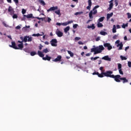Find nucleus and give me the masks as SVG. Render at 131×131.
<instances>
[{
	"mask_svg": "<svg viewBox=\"0 0 131 131\" xmlns=\"http://www.w3.org/2000/svg\"><path fill=\"white\" fill-rule=\"evenodd\" d=\"M87 28L89 29L92 28V30H94L96 28V27H95V24H93L92 26H88Z\"/></svg>",
	"mask_w": 131,
	"mask_h": 131,
	"instance_id": "4be33fe9",
	"label": "nucleus"
},
{
	"mask_svg": "<svg viewBox=\"0 0 131 131\" xmlns=\"http://www.w3.org/2000/svg\"><path fill=\"white\" fill-rule=\"evenodd\" d=\"M21 13L23 15H24V14H26V10L23 9L21 11Z\"/></svg>",
	"mask_w": 131,
	"mask_h": 131,
	"instance_id": "49530a36",
	"label": "nucleus"
},
{
	"mask_svg": "<svg viewBox=\"0 0 131 131\" xmlns=\"http://www.w3.org/2000/svg\"><path fill=\"white\" fill-rule=\"evenodd\" d=\"M9 4H12V0H7Z\"/></svg>",
	"mask_w": 131,
	"mask_h": 131,
	"instance_id": "69168bd1",
	"label": "nucleus"
},
{
	"mask_svg": "<svg viewBox=\"0 0 131 131\" xmlns=\"http://www.w3.org/2000/svg\"><path fill=\"white\" fill-rule=\"evenodd\" d=\"M128 26V24H123L122 25V28L125 29V27H127Z\"/></svg>",
	"mask_w": 131,
	"mask_h": 131,
	"instance_id": "473e14b6",
	"label": "nucleus"
},
{
	"mask_svg": "<svg viewBox=\"0 0 131 131\" xmlns=\"http://www.w3.org/2000/svg\"><path fill=\"white\" fill-rule=\"evenodd\" d=\"M118 36V35H115L113 36V38L114 39H117V37Z\"/></svg>",
	"mask_w": 131,
	"mask_h": 131,
	"instance_id": "de8ad7c7",
	"label": "nucleus"
},
{
	"mask_svg": "<svg viewBox=\"0 0 131 131\" xmlns=\"http://www.w3.org/2000/svg\"><path fill=\"white\" fill-rule=\"evenodd\" d=\"M27 28H30V26H26L25 27L23 28L24 30H25V31H27Z\"/></svg>",
	"mask_w": 131,
	"mask_h": 131,
	"instance_id": "e433bc0d",
	"label": "nucleus"
},
{
	"mask_svg": "<svg viewBox=\"0 0 131 131\" xmlns=\"http://www.w3.org/2000/svg\"><path fill=\"white\" fill-rule=\"evenodd\" d=\"M112 16H113V12H112L110 14L108 13L106 15L107 20H109V19H110Z\"/></svg>",
	"mask_w": 131,
	"mask_h": 131,
	"instance_id": "aec40b11",
	"label": "nucleus"
},
{
	"mask_svg": "<svg viewBox=\"0 0 131 131\" xmlns=\"http://www.w3.org/2000/svg\"><path fill=\"white\" fill-rule=\"evenodd\" d=\"M128 67H129V68L131 67V62H130V61H128Z\"/></svg>",
	"mask_w": 131,
	"mask_h": 131,
	"instance_id": "4d7b16f0",
	"label": "nucleus"
},
{
	"mask_svg": "<svg viewBox=\"0 0 131 131\" xmlns=\"http://www.w3.org/2000/svg\"><path fill=\"white\" fill-rule=\"evenodd\" d=\"M36 54H37L36 52H35V51H32L30 53L31 56H35V55H36Z\"/></svg>",
	"mask_w": 131,
	"mask_h": 131,
	"instance_id": "72a5a7b5",
	"label": "nucleus"
},
{
	"mask_svg": "<svg viewBox=\"0 0 131 131\" xmlns=\"http://www.w3.org/2000/svg\"><path fill=\"white\" fill-rule=\"evenodd\" d=\"M112 74H113V72L112 71H107L105 72H102L101 74L98 73L97 76H98V77H100L101 78L104 77V76L113 78V75Z\"/></svg>",
	"mask_w": 131,
	"mask_h": 131,
	"instance_id": "f03ea898",
	"label": "nucleus"
},
{
	"mask_svg": "<svg viewBox=\"0 0 131 131\" xmlns=\"http://www.w3.org/2000/svg\"><path fill=\"white\" fill-rule=\"evenodd\" d=\"M100 34H101V35H107V34L106 32L101 31L100 32Z\"/></svg>",
	"mask_w": 131,
	"mask_h": 131,
	"instance_id": "2f4dec72",
	"label": "nucleus"
},
{
	"mask_svg": "<svg viewBox=\"0 0 131 131\" xmlns=\"http://www.w3.org/2000/svg\"><path fill=\"white\" fill-rule=\"evenodd\" d=\"M55 14H57V15H59V16H61V10L60 9H58L55 11Z\"/></svg>",
	"mask_w": 131,
	"mask_h": 131,
	"instance_id": "393cba45",
	"label": "nucleus"
},
{
	"mask_svg": "<svg viewBox=\"0 0 131 131\" xmlns=\"http://www.w3.org/2000/svg\"><path fill=\"white\" fill-rule=\"evenodd\" d=\"M96 50L97 51L95 52V54H100L102 51L105 50V48H104L103 45H100L96 47Z\"/></svg>",
	"mask_w": 131,
	"mask_h": 131,
	"instance_id": "39448f33",
	"label": "nucleus"
},
{
	"mask_svg": "<svg viewBox=\"0 0 131 131\" xmlns=\"http://www.w3.org/2000/svg\"><path fill=\"white\" fill-rule=\"evenodd\" d=\"M13 2H14L16 5H18V4H19V0H13Z\"/></svg>",
	"mask_w": 131,
	"mask_h": 131,
	"instance_id": "09e8293b",
	"label": "nucleus"
},
{
	"mask_svg": "<svg viewBox=\"0 0 131 131\" xmlns=\"http://www.w3.org/2000/svg\"><path fill=\"white\" fill-rule=\"evenodd\" d=\"M45 43L46 45H47L49 44V41H45Z\"/></svg>",
	"mask_w": 131,
	"mask_h": 131,
	"instance_id": "338daca9",
	"label": "nucleus"
},
{
	"mask_svg": "<svg viewBox=\"0 0 131 131\" xmlns=\"http://www.w3.org/2000/svg\"><path fill=\"white\" fill-rule=\"evenodd\" d=\"M38 1L41 5H42V6H46V3L45 2V1L42 0H38Z\"/></svg>",
	"mask_w": 131,
	"mask_h": 131,
	"instance_id": "cd10ccee",
	"label": "nucleus"
},
{
	"mask_svg": "<svg viewBox=\"0 0 131 131\" xmlns=\"http://www.w3.org/2000/svg\"><path fill=\"white\" fill-rule=\"evenodd\" d=\"M18 42L19 43H23V41L18 40Z\"/></svg>",
	"mask_w": 131,
	"mask_h": 131,
	"instance_id": "774afa93",
	"label": "nucleus"
},
{
	"mask_svg": "<svg viewBox=\"0 0 131 131\" xmlns=\"http://www.w3.org/2000/svg\"><path fill=\"white\" fill-rule=\"evenodd\" d=\"M98 8H100V6L97 5L95 6L93 9V10H91L90 11V12L89 13L90 19H93L94 18V16H93V15H96V14H97V13L98 12L97 9H98Z\"/></svg>",
	"mask_w": 131,
	"mask_h": 131,
	"instance_id": "7ed1b4c3",
	"label": "nucleus"
},
{
	"mask_svg": "<svg viewBox=\"0 0 131 131\" xmlns=\"http://www.w3.org/2000/svg\"><path fill=\"white\" fill-rule=\"evenodd\" d=\"M11 43L12 45H9L10 48H13V49H14V50L18 49V47L16 46V43H15V42H12Z\"/></svg>",
	"mask_w": 131,
	"mask_h": 131,
	"instance_id": "2eb2a0df",
	"label": "nucleus"
},
{
	"mask_svg": "<svg viewBox=\"0 0 131 131\" xmlns=\"http://www.w3.org/2000/svg\"><path fill=\"white\" fill-rule=\"evenodd\" d=\"M8 13H10V15H14L15 14V11L14 10V9L11 7V6H9L8 9Z\"/></svg>",
	"mask_w": 131,
	"mask_h": 131,
	"instance_id": "9b49d317",
	"label": "nucleus"
},
{
	"mask_svg": "<svg viewBox=\"0 0 131 131\" xmlns=\"http://www.w3.org/2000/svg\"><path fill=\"white\" fill-rule=\"evenodd\" d=\"M113 78H114L116 82H121L122 81L123 83H126L128 82V80L126 77H121L120 75H113Z\"/></svg>",
	"mask_w": 131,
	"mask_h": 131,
	"instance_id": "f257e3e1",
	"label": "nucleus"
},
{
	"mask_svg": "<svg viewBox=\"0 0 131 131\" xmlns=\"http://www.w3.org/2000/svg\"><path fill=\"white\" fill-rule=\"evenodd\" d=\"M122 67V66L121 65V64L119 63L118 65V68L119 70H121Z\"/></svg>",
	"mask_w": 131,
	"mask_h": 131,
	"instance_id": "a19ab883",
	"label": "nucleus"
},
{
	"mask_svg": "<svg viewBox=\"0 0 131 131\" xmlns=\"http://www.w3.org/2000/svg\"><path fill=\"white\" fill-rule=\"evenodd\" d=\"M43 53L47 54V53H49V50L47 48H46L45 49L42 50V54H43Z\"/></svg>",
	"mask_w": 131,
	"mask_h": 131,
	"instance_id": "f704fd0d",
	"label": "nucleus"
},
{
	"mask_svg": "<svg viewBox=\"0 0 131 131\" xmlns=\"http://www.w3.org/2000/svg\"><path fill=\"white\" fill-rule=\"evenodd\" d=\"M103 24L100 22L97 24V27H98V28H101V27H103Z\"/></svg>",
	"mask_w": 131,
	"mask_h": 131,
	"instance_id": "7c9ffc66",
	"label": "nucleus"
},
{
	"mask_svg": "<svg viewBox=\"0 0 131 131\" xmlns=\"http://www.w3.org/2000/svg\"><path fill=\"white\" fill-rule=\"evenodd\" d=\"M24 51H25V52H26V53H28L29 54L30 53V50H29V49L26 48L24 50Z\"/></svg>",
	"mask_w": 131,
	"mask_h": 131,
	"instance_id": "58836bf2",
	"label": "nucleus"
},
{
	"mask_svg": "<svg viewBox=\"0 0 131 131\" xmlns=\"http://www.w3.org/2000/svg\"><path fill=\"white\" fill-rule=\"evenodd\" d=\"M77 26H78V25L74 24V25H73V28L75 29V28H77Z\"/></svg>",
	"mask_w": 131,
	"mask_h": 131,
	"instance_id": "3c124183",
	"label": "nucleus"
},
{
	"mask_svg": "<svg viewBox=\"0 0 131 131\" xmlns=\"http://www.w3.org/2000/svg\"><path fill=\"white\" fill-rule=\"evenodd\" d=\"M117 29H120V26L119 25H117Z\"/></svg>",
	"mask_w": 131,
	"mask_h": 131,
	"instance_id": "0e129e2a",
	"label": "nucleus"
},
{
	"mask_svg": "<svg viewBox=\"0 0 131 131\" xmlns=\"http://www.w3.org/2000/svg\"><path fill=\"white\" fill-rule=\"evenodd\" d=\"M43 34H45V33H43V32H42V34H40L39 33L33 34L32 36H41L43 35Z\"/></svg>",
	"mask_w": 131,
	"mask_h": 131,
	"instance_id": "5701e85b",
	"label": "nucleus"
},
{
	"mask_svg": "<svg viewBox=\"0 0 131 131\" xmlns=\"http://www.w3.org/2000/svg\"><path fill=\"white\" fill-rule=\"evenodd\" d=\"M104 19H105V17L102 16L99 18L98 20V22H103L104 21Z\"/></svg>",
	"mask_w": 131,
	"mask_h": 131,
	"instance_id": "a878e982",
	"label": "nucleus"
},
{
	"mask_svg": "<svg viewBox=\"0 0 131 131\" xmlns=\"http://www.w3.org/2000/svg\"><path fill=\"white\" fill-rule=\"evenodd\" d=\"M99 74V72H94L93 73V75H98Z\"/></svg>",
	"mask_w": 131,
	"mask_h": 131,
	"instance_id": "5fc2aeb1",
	"label": "nucleus"
},
{
	"mask_svg": "<svg viewBox=\"0 0 131 131\" xmlns=\"http://www.w3.org/2000/svg\"><path fill=\"white\" fill-rule=\"evenodd\" d=\"M119 73L121 75H123V72L122 71V69L119 70Z\"/></svg>",
	"mask_w": 131,
	"mask_h": 131,
	"instance_id": "a18cd8bd",
	"label": "nucleus"
},
{
	"mask_svg": "<svg viewBox=\"0 0 131 131\" xmlns=\"http://www.w3.org/2000/svg\"><path fill=\"white\" fill-rule=\"evenodd\" d=\"M71 23H73V20H70L68 22L63 23L62 25H63V26H67L68 24H71Z\"/></svg>",
	"mask_w": 131,
	"mask_h": 131,
	"instance_id": "6ab92c4d",
	"label": "nucleus"
},
{
	"mask_svg": "<svg viewBox=\"0 0 131 131\" xmlns=\"http://www.w3.org/2000/svg\"><path fill=\"white\" fill-rule=\"evenodd\" d=\"M120 58H121L122 60H127V58L126 57H125V56H123L122 55L120 56Z\"/></svg>",
	"mask_w": 131,
	"mask_h": 131,
	"instance_id": "4c0bfd02",
	"label": "nucleus"
},
{
	"mask_svg": "<svg viewBox=\"0 0 131 131\" xmlns=\"http://www.w3.org/2000/svg\"><path fill=\"white\" fill-rule=\"evenodd\" d=\"M78 45H83V43L81 42V41H79L78 42Z\"/></svg>",
	"mask_w": 131,
	"mask_h": 131,
	"instance_id": "e2e57ef3",
	"label": "nucleus"
},
{
	"mask_svg": "<svg viewBox=\"0 0 131 131\" xmlns=\"http://www.w3.org/2000/svg\"><path fill=\"white\" fill-rule=\"evenodd\" d=\"M68 53L70 55V57H73L74 56V54H73V52L70 51H68Z\"/></svg>",
	"mask_w": 131,
	"mask_h": 131,
	"instance_id": "c756f323",
	"label": "nucleus"
},
{
	"mask_svg": "<svg viewBox=\"0 0 131 131\" xmlns=\"http://www.w3.org/2000/svg\"><path fill=\"white\" fill-rule=\"evenodd\" d=\"M42 46L41 44H40V46H39V50H41V49H42Z\"/></svg>",
	"mask_w": 131,
	"mask_h": 131,
	"instance_id": "13d9d810",
	"label": "nucleus"
},
{
	"mask_svg": "<svg viewBox=\"0 0 131 131\" xmlns=\"http://www.w3.org/2000/svg\"><path fill=\"white\" fill-rule=\"evenodd\" d=\"M12 17L13 19H17V18H18V15L16 14H13Z\"/></svg>",
	"mask_w": 131,
	"mask_h": 131,
	"instance_id": "ea45409f",
	"label": "nucleus"
},
{
	"mask_svg": "<svg viewBox=\"0 0 131 131\" xmlns=\"http://www.w3.org/2000/svg\"><path fill=\"white\" fill-rule=\"evenodd\" d=\"M51 21H52V19L50 17H48V22L49 23H50V22H51Z\"/></svg>",
	"mask_w": 131,
	"mask_h": 131,
	"instance_id": "bf43d9fd",
	"label": "nucleus"
},
{
	"mask_svg": "<svg viewBox=\"0 0 131 131\" xmlns=\"http://www.w3.org/2000/svg\"><path fill=\"white\" fill-rule=\"evenodd\" d=\"M127 15L128 19L131 18V14L129 12L127 13Z\"/></svg>",
	"mask_w": 131,
	"mask_h": 131,
	"instance_id": "c03bdc74",
	"label": "nucleus"
},
{
	"mask_svg": "<svg viewBox=\"0 0 131 131\" xmlns=\"http://www.w3.org/2000/svg\"><path fill=\"white\" fill-rule=\"evenodd\" d=\"M27 41H32V37L29 36H25L24 38L23 42H27Z\"/></svg>",
	"mask_w": 131,
	"mask_h": 131,
	"instance_id": "423d86ee",
	"label": "nucleus"
},
{
	"mask_svg": "<svg viewBox=\"0 0 131 131\" xmlns=\"http://www.w3.org/2000/svg\"><path fill=\"white\" fill-rule=\"evenodd\" d=\"M75 40H79V39H80V37H76L75 38Z\"/></svg>",
	"mask_w": 131,
	"mask_h": 131,
	"instance_id": "864d4df0",
	"label": "nucleus"
},
{
	"mask_svg": "<svg viewBox=\"0 0 131 131\" xmlns=\"http://www.w3.org/2000/svg\"><path fill=\"white\" fill-rule=\"evenodd\" d=\"M103 46L104 48H107L108 51L112 50V46L110 43H104Z\"/></svg>",
	"mask_w": 131,
	"mask_h": 131,
	"instance_id": "6e6552de",
	"label": "nucleus"
},
{
	"mask_svg": "<svg viewBox=\"0 0 131 131\" xmlns=\"http://www.w3.org/2000/svg\"><path fill=\"white\" fill-rule=\"evenodd\" d=\"M61 59H62V56L58 55L57 56L56 58L53 59L52 61L53 62H60V61H61Z\"/></svg>",
	"mask_w": 131,
	"mask_h": 131,
	"instance_id": "f8f14e48",
	"label": "nucleus"
},
{
	"mask_svg": "<svg viewBox=\"0 0 131 131\" xmlns=\"http://www.w3.org/2000/svg\"><path fill=\"white\" fill-rule=\"evenodd\" d=\"M113 8V3H111L109 5V7L108 8V11H111L112 9Z\"/></svg>",
	"mask_w": 131,
	"mask_h": 131,
	"instance_id": "b1692460",
	"label": "nucleus"
},
{
	"mask_svg": "<svg viewBox=\"0 0 131 131\" xmlns=\"http://www.w3.org/2000/svg\"><path fill=\"white\" fill-rule=\"evenodd\" d=\"M50 42L52 47H57V43L58 42V41L56 40V39H52Z\"/></svg>",
	"mask_w": 131,
	"mask_h": 131,
	"instance_id": "9d476101",
	"label": "nucleus"
},
{
	"mask_svg": "<svg viewBox=\"0 0 131 131\" xmlns=\"http://www.w3.org/2000/svg\"><path fill=\"white\" fill-rule=\"evenodd\" d=\"M115 7H117V6H118V0H115Z\"/></svg>",
	"mask_w": 131,
	"mask_h": 131,
	"instance_id": "37998d69",
	"label": "nucleus"
},
{
	"mask_svg": "<svg viewBox=\"0 0 131 131\" xmlns=\"http://www.w3.org/2000/svg\"><path fill=\"white\" fill-rule=\"evenodd\" d=\"M70 30V27L68 26L66 28H64V32L67 33L68 31Z\"/></svg>",
	"mask_w": 131,
	"mask_h": 131,
	"instance_id": "bb28decb",
	"label": "nucleus"
},
{
	"mask_svg": "<svg viewBox=\"0 0 131 131\" xmlns=\"http://www.w3.org/2000/svg\"><path fill=\"white\" fill-rule=\"evenodd\" d=\"M97 59H100V57L97 56V57L93 58V60H97Z\"/></svg>",
	"mask_w": 131,
	"mask_h": 131,
	"instance_id": "6e6d98bb",
	"label": "nucleus"
},
{
	"mask_svg": "<svg viewBox=\"0 0 131 131\" xmlns=\"http://www.w3.org/2000/svg\"><path fill=\"white\" fill-rule=\"evenodd\" d=\"M17 48L16 50H22L23 48H24V46L23 45V43H20L17 45Z\"/></svg>",
	"mask_w": 131,
	"mask_h": 131,
	"instance_id": "a211bd4d",
	"label": "nucleus"
},
{
	"mask_svg": "<svg viewBox=\"0 0 131 131\" xmlns=\"http://www.w3.org/2000/svg\"><path fill=\"white\" fill-rule=\"evenodd\" d=\"M56 25H57V26H61V25L64 26V25H63V23H57Z\"/></svg>",
	"mask_w": 131,
	"mask_h": 131,
	"instance_id": "8fccbe9b",
	"label": "nucleus"
},
{
	"mask_svg": "<svg viewBox=\"0 0 131 131\" xmlns=\"http://www.w3.org/2000/svg\"><path fill=\"white\" fill-rule=\"evenodd\" d=\"M102 60H105V61H111V58L109 57V56L106 55L102 58Z\"/></svg>",
	"mask_w": 131,
	"mask_h": 131,
	"instance_id": "f3484780",
	"label": "nucleus"
},
{
	"mask_svg": "<svg viewBox=\"0 0 131 131\" xmlns=\"http://www.w3.org/2000/svg\"><path fill=\"white\" fill-rule=\"evenodd\" d=\"M120 40H118L115 42V43H117L118 45H117V47H120L118 49V50H122V48L123 47V44H122V42H121L120 43Z\"/></svg>",
	"mask_w": 131,
	"mask_h": 131,
	"instance_id": "0eeeda50",
	"label": "nucleus"
},
{
	"mask_svg": "<svg viewBox=\"0 0 131 131\" xmlns=\"http://www.w3.org/2000/svg\"><path fill=\"white\" fill-rule=\"evenodd\" d=\"M83 14V12L81 11V12H76V13H75V16H77V15H80V14Z\"/></svg>",
	"mask_w": 131,
	"mask_h": 131,
	"instance_id": "c9c22d12",
	"label": "nucleus"
},
{
	"mask_svg": "<svg viewBox=\"0 0 131 131\" xmlns=\"http://www.w3.org/2000/svg\"><path fill=\"white\" fill-rule=\"evenodd\" d=\"M24 17H26V18H27L28 19H30V18H32V19H34L35 18V17H34L33 16V15L32 14H28V15H24Z\"/></svg>",
	"mask_w": 131,
	"mask_h": 131,
	"instance_id": "4468645a",
	"label": "nucleus"
},
{
	"mask_svg": "<svg viewBox=\"0 0 131 131\" xmlns=\"http://www.w3.org/2000/svg\"><path fill=\"white\" fill-rule=\"evenodd\" d=\"M37 55L41 58H42V60H44V61H51V59H52V57L49 56L48 55H46V57H45V54H43L40 51H38Z\"/></svg>",
	"mask_w": 131,
	"mask_h": 131,
	"instance_id": "20e7f679",
	"label": "nucleus"
},
{
	"mask_svg": "<svg viewBox=\"0 0 131 131\" xmlns=\"http://www.w3.org/2000/svg\"><path fill=\"white\" fill-rule=\"evenodd\" d=\"M55 33L58 37H62L63 35V32H61L59 29L56 30Z\"/></svg>",
	"mask_w": 131,
	"mask_h": 131,
	"instance_id": "1a4fd4ad",
	"label": "nucleus"
},
{
	"mask_svg": "<svg viewBox=\"0 0 131 131\" xmlns=\"http://www.w3.org/2000/svg\"><path fill=\"white\" fill-rule=\"evenodd\" d=\"M58 10V6L52 7L49 9L47 10V12H52V11H56Z\"/></svg>",
	"mask_w": 131,
	"mask_h": 131,
	"instance_id": "ddd939ff",
	"label": "nucleus"
},
{
	"mask_svg": "<svg viewBox=\"0 0 131 131\" xmlns=\"http://www.w3.org/2000/svg\"><path fill=\"white\" fill-rule=\"evenodd\" d=\"M116 26H115V25H114L113 26V33H116Z\"/></svg>",
	"mask_w": 131,
	"mask_h": 131,
	"instance_id": "c85d7f7f",
	"label": "nucleus"
},
{
	"mask_svg": "<svg viewBox=\"0 0 131 131\" xmlns=\"http://www.w3.org/2000/svg\"><path fill=\"white\" fill-rule=\"evenodd\" d=\"M88 5L86 9L87 10H91V8H92V0H88Z\"/></svg>",
	"mask_w": 131,
	"mask_h": 131,
	"instance_id": "dca6fc26",
	"label": "nucleus"
},
{
	"mask_svg": "<svg viewBox=\"0 0 131 131\" xmlns=\"http://www.w3.org/2000/svg\"><path fill=\"white\" fill-rule=\"evenodd\" d=\"M100 70L101 71H103V69H104V67H101L100 68H99Z\"/></svg>",
	"mask_w": 131,
	"mask_h": 131,
	"instance_id": "680f3d73",
	"label": "nucleus"
},
{
	"mask_svg": "<svg viewBox=\"0 0 131 131\" xmlns=\"http://www.w3.org/2000/svg\"><path fill=\"white\" fill-rule=\"evenodd\" d=\"M93 52H94V55H97V47L93 48L91 49V53H93Z\"/></svg>",
	"mask_w": 131,
	"mask_h": 131,
	"instance_id": "412c9836",
	"label": "nucleus"
},
{
	"mask_svg": "<svg viewBox=\"0 0 131 131\" xmlns=\"http://www.w3.org/2000/svg\"><path fill=\"white\" fill-rule=\"evenodd\" d=\"M2 24L4 25V26H5V27H9V26L7 25V24H6L5 21H3Z\"/></svg>",
	"mask_w": 131,
	"mask_h": 131,
	"instance_id": "79ce46f5",
	"label": "nucleus"
},
{
	"mask_svg": "<svg viewBox=\"0 0 131 131\" xmlns=\"http://www.w3.org/2000/svg\"><path fill=\"white\" fill-rule=\"evenodd\" d=\"M15 29H17V30L21 29V27L20 26H17L15 27Z\"/></svg>",
	"mask_w": 131,
	"mask_h": 131,
	"instance_id": "603ef678",
	"label": "nucleus"
},
{
	"mask_svg": "<svg viewBox=\"0 0 131 131\" xmlns=\"http://www.w3.org/2000/svg\"><path fill=\"white\" fill-rule=\"evenodd\" d=\"M128 49H129V46H127V47H125V52H126V51H127V50H128Z\"/></svg>",
	"mask_w": 131,
	"mask_h": 131,
	"instance_id": "052dcab7",
	"label": "nucleus"
}]
</instances>
